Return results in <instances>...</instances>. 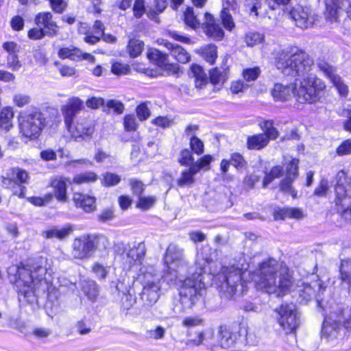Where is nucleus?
Returning <instances> with one entry per match:
<instances>
[{
	"label": "nucleus",
	"mask_w": 351,
	"mask_h": 351,
	"mask_svg": "<svg viewBox=\"0 0 351 351\" xmlns=\"http://www.w3.org/2000/svg\"><path fill=\"white\" fill-rule=\"evenodd\" d=\"M275 64L285 75L298 76L295 83H276L271 90L276 101H286L292 96L300 104H315L324 96V82L311 73L313 60L297 47H288L276 52Z\"/></svg>",
	"instance_id": "obj_1"
},
{
	"label": "nucleus",
	"mask_w": 351,
	"mask_h": 351,
	"mask_svg": "<svg viewBox=\"0 0 351 351\" xmlns=\"http://www.w3.org/2000/svg\"><path fill=\"white\" fill-rule=\"evenodd\" d=\"M45 263L40 258L32 265H12L8 269L10 281L17 288L21 305L36 302L38 296L49 290V283L45 278L47 273Z\"/></svg>",
	"instance_id": "obj_2"
},
{
	"label": "nucleus",
	"mask_w": 351,
	"mask_h": 351,
	"mask_svg": "<svg viewBox=\"0 0 351 351\" xmlns=\"http://www.w3.org/2000/svg\"><path fill=\"white\" fill-rule=\"evenodd\" d=\"M252 280L257 289L278 297L285 294L293 285L289 269L282 267L276 260L267 258L254 271Z\"/></svg>",
	"instance_id": "obj_3"
},
{
	"label": "nucleus",
	"mask_w": 351,
	"mask_h": 351,
	"mask_svg": "<svg viewBox=\"0 0 351 351\" xmlns=\"http://www.w3.org/2000/svg\"><path fill=\"white\" fill-rule=\"evenodd\" d=\"M212 254H197L196 266L199 271H195L183 280H180L179 288L180 303L181 306L178 309L181 312L191 308L202 297V291L204 288L203 274L205 272L206 265L213 261Z\"/></svg>",
	"instance_id": "obj_4"
},
{
	"label": "nucleus",
	"mask_w": 351,
	"mask_h": 351,
	"mask_svg": "<svg viewBox=\"0 0 351 351\" xmlns=\"http://www.w3.org/2000/svg\"><path fill=\"white\" fill-rule=\"evenodd\" d=\"M322 325V338L333 341L341 335L343 329L351 330V307L341 304L330 305Z\"/></svg>",
	"instance_id": "obj_5"
},
{
	"label": "nucleus",
	"mask_w": 351,
	"mask_h": 351,
	"mask_svg": "<svg viewBox=\"0 0 351 351\" xmlns=\"http://www.w3.org/2000/svg\"><path fill=\"white\" fill-rule=\"evenodd\" d=\"M247 269V264L239 263L237 266L223 267L222 272L217 275V279L221 281L219 287L226 298H232L237 291L244 292L245 282L242 281V274Z\"/></svg>",
	"instance_id": "obj_6"
},
{
	"label": "nucleus",
	"mask_w": 351,
	"mask_h": 351,
	"mask_svg": "<svg viewBox=\"0 0 351 351\" xmlns=\"http://www.w3.org/2000/svg\"><path fill=\"white\" fill-rule=\"evenodd\" d=\"M106 237L99 234H85L74 239L72 244L71 256L80 260L91 258L99 247H106L108 244Z\"/></svg>",
	"instance_id": "obj_7"
},
{
	"label": "nucleus",
	"mask_w": 351,
	"mask_h": 351,
	"mask_svg": "<svg viewBox=\"0 0 351 351\" xmlns=\"http://www.w3.org/2000/svg\"><path fill=\"white\" fill-rule=\"evenodd\" d=\"M116 252L122 254L125 269L136 271L143 265L146 248L143 242L121 243L116 245Z\"/></svg>",
	"instance_id": "obj_8"
},
{
	"label": "nucleus",
	"mask_w": 351,
	"mask_h": 351,
	"mask_svg": "<svg viewBox=\"0 0 351 351\" xmlns=\"http://www.w3.org/2000/svg\"><path fill=\"white\" fill-rule=\"evenodd\" d=\"M20 132L29 139L36 138L43 129L45 119L36 110L22 112L19 117Z\"/></svg>",
	"instance_id": "obj_9"
},
{
	"label": "nucleus",
	"mask_w": 351,
	"mask_h": 351,
	"mask_svg": "<svg viewBox=\"0 0 351 351\" xmlns=\"http://www.w3.org/2000/svg\"><path fill=\"white\" fill-rule=\"evenodd\" d=\"M65 125L73 140L78 143L90 140L95 131L93 121L83 117H79L75 123L71 121Z\"/></svg>",
	"instance_id": "obj_10"
},
{
	"label": "nucleus",
	"mask_w": 351,
	"mask_h": 351,
	"mask_svg": "<svg viewBox=\"0 0 351 351\" xmlns=\"http://www.w3.org/2000/svg\"><path fill=\"white\" fill-rule=\"evenodd\" d=\"M165 263L169 271L182 276L188 270V263L183 254V250L175 245H170L167 249Z\"/></svg>",
	"instance_id": "obj_11"
},
{
	"label": "nucleus",
	"mask_w": 351,
	"mask_h": 351,
	"mask_svg": "<svg viewBox=\"0 0 351 351\" xmlns=\"http://www.w3.org/2000/svg\"><path fill=\"white\" fill-rule=\"evenodd\" d=\"M276 311L279 315L278 323L286 332H293L299 326V314L294 304H282Z\"/></svg>",
	"instance_id": "obj_12"
},
{
	"label": "nucleus",
	"mask_w": 351,
	"mask_h": 351,
	"mask_svg": "<svg viewBox=\"0 0 351 351\" xmlns=\"http://www.w3.org/2000/svg\"><path fill=\"white\" fill-rule=\"evenodd\" d=\"M285 166L286 168L285 178L280 184V189L282 191L290 193L293 197L296 193L292 189V183L298 176L299 160L294 158H285Z\"/></svg>",
	"instance_id": "obj_13"
},
{
	"label": "nucleus",
	"mask_w": 351,
	"mask_h": 351,
	"mask_svg": "<svg viewBox=\"0 0 351 351\" xmlns=\"http://www.w3.org/2000/svg\"><path fill=\"white\" fill-rule=\"evenodd\" d=\"M291 19L298 27L306 29L313 25L315 21V15L310 8L297 5L289 12Z\"/></svg>",
	"instance_id": "obj_14"
},
{
	"label": "nucleus",
	"mask_w": 351,
	"mask_h": 351,
	"mask_svg": "<svg viewBox=\"0 0 351 351\" xmlns=\"http://www.w3.org/2000/svg\"><path fill=\"white\" fill-rule=\"evenodd\" d=\"M319 69L323 72L326 77L330 80L339 93L346 96L348 93V86L343 82L341 78L335 73V68L324 60H319L317 62Z\"/></svg>",
	"instance_id": "obj_15"
},
{
	"label": "nucleus",
	"mask_w": 351,
	"mask_h": 351,
	"mask_svg": "<svg viewBox=\"0 0 351 351\" xmlns=\"http://www.w3.org/2000/svg\"><path fill=\"white\" fill-rule=\"evenodd\" d=\"M350 188L347 184V176L343 171H340L336 176V184L335 185V203L336 206H344V202L351 197Z\"/></svg>",
	"instance_id": "obj_16"
},
{
	"label": "nucleus",
	"mask_w": 351,
	"mask_h": 351,
	"mask_svg": "<svg viewBox=\"0 0 351 351\" xmlns=\"http://www.w3.org/2000/svg\"><path fill=\"white\" fill-rule=\"evenodd\" d=\"M326 4V17L331 22L336 21L340 11L346 12L351 6V0H324Z\"/></svg>",
	"instance_id": "obj_17"
},
{
	"label": "nucleus",
	"mask_w": 351,
	"mask_h": 351,
	"mask_svg": "<svg viewBox=\"0 0 351 351\" xmlns=\"http://www.w3.org/2000/svg\"><path fill=\"white\" fill-rule=\"evenodd\" d=\"M53 15L49 12H39L34 19L35 24L39 27L44 28L47 32V36L53 37L58 34L59 27L52 19Z\"/></svg>",
	"instance_id": "obj_18"
},
{
	"label": "nucleus",
	"mask_w": 351,
	"mask_h": 351,
	"mask_svg": "<svg viewBox=\"0 0 351 351\" xmlns=\"http://www.w3.org/2000/svg\"><path fill=\"white\" fill-rule=\"evenodd\" d=\"M84 108L83 101L79 97H73L68 99L66 104L62 106V112L64 123L73 121L76 114Z\"/></svg>",
	"instance_id": "obj_19"
},
{
	"label": "nucleus",
	"mask_w": 351,
	"mask_h": 351,
	"mask_svg": "<svg viewBox=\"0 0 351 351\" xmlns=\"http://www.w3.org/2000/svg\"><path fill=\"white\" fill-rule=\"evenodd\" d=\"M245 6L250 12V15L256 17H265L267 15V10L276 9V5H271L267 0H245Z\"/></svg>",
	"instance_id": "obj_20"
},
{
	"label": "nucleus",
	"mask_w": 351,
	"mask_h": 351,
	"mask_svg": "<svg viewBox=\"0 0 351 351\" xmlns=\"http://www.w3.org/2000/svg\"><path fill=\"white\" fill-rule=\"evenodd\" d=\"M137 280L143 285H154L160 283V276L154 266L143 265L138 268Z\"/></svg>",
	"instance_id": "obj_21"
},
{
	"label": "nucleus",
	"mask_w": 351,
	"mask_h": 351,
	"mask_svg": "<svg viewBox=\"0 0 351 351\" xmlns=\"http://www.w3.org/2000/svg\"><path fill=\"white\" fill-rule=\"evenodd\" d=\"M72 199L75 207L82 209L86 213H93L97 208L96 198L94 196L75 192Z\"/></svg>",
	"instance_id": "obj_22"
},
{
	"label": "nucleus",
	"mask_w": 351,
	"mask_h": 351,
	"mask_svg": "<svg viewBox=\"0 0 351 351\" xmlns=\"http://www.w3.org/2000/svg\"><path fill=\"white\" fill-rule=\"evenodd\" d=\"M316 288L319 291L322 290V286L319 281L315 282L313 285L303 282L298 285L295 292L298 295L299 302H306L315 297Z\"/></svg>",
	"instance_id": "obj_23"
},
{
	"label": "nucleus",
	"mask_w": 351,
	"mask_h": 351,
	"mask_svg": "<svg viewBox=\"0 0 351 351\" xmlns=\"http://www.w3.org/2000/svg\"><path fill=\"white\" fill-rule=\"evenodd\" d=\"M141 299L146 305L155 304L160 297V283L154 285H143Z\"/></svg>",
	"instance_id": "obj_24"
},
{
	"label": "nucleus",
	"mask_w": 351,
	"mask_h": 351,
	"mask_svg": "<svg viewBox=\"0 0 351 351\" xmlns=\"http://www.w3.org/2000/svg\"><path fill=\"white\" fill-rule=\"evenodd\" d=\"M160 45H164L170 51L171 56L179 62L185 64L190 61L191 56L185 49L178 44L171 43L167 40H162Z\"/></svg>",
	"instance_id": "obj_25"
},
{
	"label": "nucleus",
	"mask_w": 351,
	"mask_h": 351,
	"mask_svg": "<svg viewBox=\"0 0 351 351\" xmlns=\"http://www.w3.org/2000/svg\"><path fill=\"white\" fill-rule=\"evenodd\" d=\"M203 25H204L205 32L209 37L217 40H220L223 38V29L218 24L215 23V19L210 14L205 13Z\"/></svg>",
	"instance_id": "obj_26"
},
{
	"label": "nucleus",
	"mask_w": 351,
	"mask_h": 351,
	"mask_svg": "<svg viewBox=\"0 0 351 351\" xmlns=\"http://www.w3.org/2000/svg\"><path fill=\"white\" fill-rule=\"evenodd\" d=\"M237 339V334L233 333L230 328L226 326L219 327L218 341L221 348L229 349L234 347Z\"/></svg>",
	"instance_id": "obj_27"
},
{
	"label": "nucleus",
	"mask_w": 351,
	"mask_h": 351,
	"mask_svg": "<svg viewBox=\"0 0 351 351\" xmlns=\"http://www.w3.org/2000/svg\"><path fill=\"white\" fill-rule=\"evenodd\" d=\"M66 179L63 177H58L53 179L51 182V186L53 189V195L60 202H65L67 201V184Z\"/></svg>",
	"instance_id": "obj_28"
},
{
	"label": "nucleus",
	"mask_w": 351,
	"mask_h": 351,
	"mask_svg": "<svg viewBox=\"0 0 351 351\" xmlns=\"http://www.w3.org/2000/svg\"><path fill=\"white\" fill-rule=\"evenodd\" d=\"M273 215L275 220L300 219L304 217L302 210L296 208H276L274 210Z\"/></svg>",
	"instance_id": "obj_29"
},
{
	"label": "nucleus",
	"mask_w": 351,
	"mask_h": 351,
	"mask_svg": "<svg viewBox=\"0 0 351 351\" xmlns=\"http://www.w3.org/2000/svg\"><path fill=\"white\" fill-rule=\"evenodd\" d=\"M73 232V228L71 225H66L62 228L53 227L51 229L47 230L43 232V235L48 239L54 238L58 239H64L70 235Z\"/></svg>",
	"instance_id": "obj_30"
},
{
	"label": "nucleus",
	"mask_w": 351,
	"mask_h": 351,
	"mask_svg": "<svg viewBox=\"0 0 351 351\" xmlns=\"http://www.w3.org/2000/svg\"><path fill=\"white\" fill-rule=\"evenodd\" d=\"M268 143L267 136L262 133L250 136L247 138V147L249 149L260 150Z\"/></svg>",
	"instance_id": "obj_31"
},
{
	"label": "nucleus",
	"mask_w": 351,
	"mask_h": 351,
	"mask_svg": "<svg viewBox=\"0 0 351 351\" xmlns=\"http://www.w3.org/2000/svg\"><path fill=\"white\" fill-rule=\"evenodd\" d=\"M2 184L7 189H12L14 195L20 197H24L25 187L19 185L14 178L10 176V171L8 170L6 177H2Z\"/></svg>",
	"instance_id": "obj_32"
},
{
	"label": "nucleus",
	"mask_w": 351,
	"mask_h": 351,
	"mask_svg": "<svg viewBox=\"0 0 351 351\" xmlns=\"http://www.w3.org/2000/svg\"><path fill=\"white\" fill-rule=\"evenodd\" d=\"M14 112L12 108H3L0 112V128L5 131H9L13 128L12 120Z\"/></svg>",
	"instance_id": "obj_33"
},
{
	"label": "nucleus",
	"mask_w": 351,
	"mask_h": 351,
	"mask_svg": "<svg viewBox=\"0 0 351 351\" xmlns=\"http://www.w3.org/2000/svg\"><path fill=\"white\" fill-rule=\"evenodd\" d=\"M82 291L91 302H95L99 293V286L93 280H85L82 286Z\"/></svg>",
	"instance_id": "obj_34"
},
{
	"label": "nucleus",
	"mask_w": 351,
	"mask_h": 351,
	"mask_svg": "<svg viewBox=\"0 0 351 351\" xmlns=\"http://www.w3.org/2000/svg\"><path fill=\"white\" fill-rule=\"evenodd\" d=\"M90 31L92 35L85 36L84 40L86 43L93 45L97 43L104 35V24L100 21H96L92 29H90Z\"/></svg>",
	"instance_id": "obj_35"
},
{
	"label": "nucleus",
	"mask_w": 351,
	"mask_h": 351,
	"mask_svg": "<svg viewBox=\"0 0 351 351\" xmlns=\"http://www.w3.org/2000/svg\"><path fill=\"white\" fill-rule=\"evenodd\" d=\"M99 177L93 171H86L75 175L71 182L72 184L82 185L84 184H91L95 182Z\"/></svg>",
	"instance_id": "obj_36"
},
{
	"label": "nucleus",
	"mask_w": 351,
	"mask_h": 351,
	"mask_svg": "<svg viewBox=\"0 0 351 351\" xmlns=\"http://www.w3.org/2000/svg\"><path fill=\"white\" fill-rule=\"evenodd\" d=\"M147 58L158 66L161 68L166 65L168 60V55L156 49H150L147 53Z\"/></svg>",
	"instance_id": "obj_37"
},
{
	"label": "nucleus",
	"mask_w": 351,
	"mask_h": 351,
	"mask_svg": "<svg viewBox=\"0 0 351 351\" xmlns=\"http://www.w3.org/2000/svg\"><path fill=\"white\" fill-rule=\"evenodd\" d=\"M201 56L210 64H213L217 57V47L215 45H206L202 47L199 50Z\"/></svg>",
	"instance_id": "obj_38"
},
{
	"label": "nucleus",
	"mask_w": 351,
	"mask_h": 351,
	"mask_svg": "<svg viewBox=\"0 0 351 351\" xmlns=\"http://www.w3.org/2000/svg\"><path fill=\"white\" fill-rule=\"evenodd\" d=\"M58 56L62 59L70 58L74 61H79L82 60V51L77 48H62L58 51Z\"/></svg>",
	"instance_id": "obj_39"
},
{
	"label": "nucleus",
	"mask_w": 351,
	"mask_h": 351,
	"mask_svg": "<svg viewBox=\"0 0 351 351\" xmlns=\"http://www.w3.org/2000/svg\"><path fill=\"white\" fill-rule=\"evenodd\" d=\"M186 335L189 337L187 344L198 346L203 344L204 340V332L203 330L188 329Z\"/></svg>",
	"instance_id": "obj_40"
},
{
	"label": "nucleus",
	"mask_w": 351,
	"mask_h": 351,
	"mask_svg": "<svg viewBox=\"0 0 351 351\" xmlns=\"http://www.w3.org/2000/svg\"><path fill=\"white\" fill-rule=\"evenodd\" d=\"M191 71L195 77V86L198 88H202L207 83L206 74L204 73L202 67L198 65H193Z\"/></svg>",
	"instance_id": "obj_41"
},
{
	"label": "nucleus",
	"mask_w": 351,
	"mask_h": 351,
	"mask_svg": "<svg viewBox=\"0 0 351 351\" xmlns=\"http://www.w3.org/2000/svg\"><path fill=\"white\" fill-rule=\"evenodd\" d=\"M265 40L264 34L256 32H250L245 36V43L248 47H254L263 43Z\"/></svg>",
	"instance_id": "obj_42"
},
{
	"label": "nucleus",
	"mask_w": 351,
	"mask_h": 351,
	"mask_svg": "<svg viewBox=\"0 0 351 351\" xmlns=\"http://www.w3.org/2000/svg\"><path fill=\"white\" fill-rule=\"evenodd\" d=\"M143 46L144 44L141 40L131 39L127 46L128 52L130 57L136 58L138 56L143 49Z\"/></svg>",
	"instance_id": "obj_43"
},
{
	"label": "nucleus",
	"mask_w": 351,
	"mask_h": 351,
	"mask_svg": "<svg viewBox=\"0 0 351 351\" xmlns=\"http://www.w3.org/2000/svg\"><path fill=\"white\" fill-rule=\"evenodd\" d=\"M184 20L185 23L192 27L197 28L200 25V21L196 15L194 14L193 8L188 7L184 13Z\"/></svg>",
	"instance_id": "obj_44"
},
{
	"label": "nucleus",
	"mask_w": 351,
	"mask_h": 351,
	"mask_svg": "<svg viewBox=\"0 0 351 351\" xmlns=\"http://www.w3.org/2000/svg\"><path fill=\"white\" fill-rule=\"evenodd\" d=\"M341 279L351 286V261L345 260L341 262L340 267Z\"/></svg>",
	"instance_id": "obj_45"
},
{
	"label": "nucleus",
	"mask_w": 351,
	"mask_h": 351,
	"mask_svg": "<svg viewBox=\"0 0 351 351\" xmlns=\"http://www.w3.org/2000/svg\"><path fill=\"white\" fill-rule=\"evenodd\" d=\"M9 171H10L12 178H14L19 185L27 183L29 176L26 171L19 167H14L9 169Z\"/></svg>",
	"instance_id": "obj_46"
},
{
	"label": "nucleus",
	"mask_w": 351,
	"mask_h": 351,
	"mask_svg": "<svg viewBox=\"0 0 351 351\" xmlns=\"http://www.w3.org/2000/svg\"><path fill=\"white\" fill-rule=\"evenodd\" d=\"M166 334V329L161 326H156L152 328L148 329L145 332L147 338L160 340L164 339Z\"/></svg>",
	"instance_id": "obj_47"
},
{
	"label": "nucleus",
	"mask_w": 351,
	"mask_h": 351,
	"mask_svg": "<svg viewBox=\"0 0 351 351\" xmlns=\"http://www.w3.org/2000/svg\"><path fill=\"white\" fill-rule=\"evenodd\" d=\"M231 165H232L239 171L245 169L247 166V162L245 160L244 157L239 153L235 152L230 155Z\"/></svg>",
	"instance_id": "obj_48"
},
{
	"label": "nucleus",
	"mask_w": 351,
	"mask_h": 351,
	"mask_svg": "<svg viewBox=\"0 0 351 351\" xmlns=\"http://www.w3.org/2000/svg\"><path fill=\"white\" fill-rule=\"evenodd\" d=\"M182 324L188 329L204 325V320L199 316H188L182 319Z\"/></svg>",
	"instance_id": "obj_49"
},
{
	"label": "nucleus",
	"mask_w": 351,
	"mask_h": 351,
	"mask_svg": "<svg viewBox=\"0 0 351 351\" xmlns=\"http://www.w3.org/2000/svg\"><path fill=\"white\" fill-rule=\"evenodd\" d=\"M273 121H264L261 127L264 130L263 134H265L268 140L269 139H276L278 136V132L276 128L274 127Z\"/></svg>",
	"instance_id": "obj_50"
},
{
	"label": "nucleus",
	"mask_w": 351,
	"mask_h": 351,
	"mask_svg": "<svg viewBox=\"0 0 351 351\" xmlns=\"http://www.w3.org/2000/svg\"><path fill=\"white\" fill-rule=\"evenodd\" d=\"M75 328L80 335H88L92 331V326L86 318L77 321L75 324Z\"/></svg>",
	"instance_id": "obj_51"
},
{
	"label": "nucleus",
	"mask_w": 351,
	"mask_h": 351,
	"mask_svg": "<svg viewBox=\"0 0 351 351\" xmlns=\"http://www.w3.org/2000/svg\"><path fill=\"white\" fill-rule=\"evenodd\" d=\"M102 177L101 183L105 186H115L121 181V177L119 175L110 172H106Z\"/></svg>",
	"instance_id": "obj_52"
},
{
	"label": "nucleus",
	"mask_w": 351,
	"mask_h": 351,
	"mask_svg": "<svg viewBox=\"0 0 351 351\" xmlns=\"http://www.w3.org/2000/svg\"><path fill=\"white\" fill-rule=\"evenodd\" d=\"M195 182L194 176L185 169L181 173L180 177L177 180V184L179 186H191Z\"/></svg>",
	"instance_id": "obj_53"
},
{
	"label": "nucleus",
	"mask_w": 351,
	"mask_h": 351,
	"mask_svg": "<svg viewBox=\"0 0 351 351\" xmlns=\"http://www.w3.org/2000/svg\"><path fill=\"white\" fill-rule=\"evenodd\" d=\"M111 71L117 75H127L130 72V68L126 64L115 62L112 65Z\"/></svg>",
	"instance_id": "obj_54"
},
{
	"label": "nucleus",
	"mask_w": 351,
	"mask_h": 351,
	"mask_svg": "<svg viewBox=\"0 0 351 351\" xmlns=\"http://www.w3.org/2000/svg\"><path fill=\"white\" fill-rule=\"evenodd\" d=\"M156 202V197L153 196L139 197L137 203V207L142 210H147L151 208Z\"/></svg>",
	"instance_id": "obj_55"
},
{
	"label": "nucleus",
	"mask_w": 351,
	"mask_h": 351,
	"mask_svg": "<svg viewBox=\"0 0 351 351\" xmlns=\"http://www.w3.org/2000/svg\"><path fill=\"white\" fill-rule=\"evenodd\" d=\"M92 271L101 280L105 279L108 274L107 267L99 263L93 264Z\"/></svg>",
	"instance_id": "obj_56"
},
{
	"label": "nucleus",
	"mask_w": 351,
	"mask_h": 351,
	"mask_svg": "<svg viewBox=\"0 0 351 351\" xmlns=\"http://www.w3.org/2000/svg\"><path fill=\"white\" fill-rule=\"evenodd\" d=\"M190 146L193 152L197 155H200L204 152V143L195 136L191 138Z\"/></svg>",
	"instance_id": "obj_57"
},
{
	"label": "nucleus",
	"mask_w": 351,
	"mask_h": 351,
	"mask_svg": "<svg viewBox=\"0 0 351 351\" xmlns=\"http://www.w3.org/2000/svg\"><path fill=\"white\" fill-rule=\"evenodd\" d=\"M261 71L258 67L246 69L243 71V77L246 81H254L257 79Z\"/></svg>",
	"instance_id": "obj_58"
},
{
	"label": "nucleus",
	"mask_w": 351,
	"mask_h": 351,
	"mask_svg": "<svg viewBox=\"0 0 351 351\" xmlns=\"http://www.w3.org/2000/svg\"><path fill=\"white\" fill-rule=\"evenodd\" d=\"M221 18L224 27L228 30H231L234 27V23L232 17L229 12L222 10L221 12Z\"/></svg>",
	"instance_id": "obj_59"
},
{
	"label": "nucleus",
	"mask_w": 351,
	"mask_h": 351,
	"mask_svg": "<svg viewBox=\"0 0 351 351\" xmlns=\"http://www.w3.org/2000/svg\"><path fill=\"white\" fill-rule=\"evenodd\" d=\"M53 198V195L51 193L47 194L44 197H32L28 198L29 202L37 206H45L49 203Z\"/></svg>",
	"instance_id": "obj_60"
},
{
	"label": "nucleus",
	"mask_w": 351,
	"mask_h": 351,
	"mask_svg": "<svg viewBox=\"0 0 351 351\" xmlns=\"http://www.w3.org/2000/svg\"><path fill=\"white\" fill-rule=\"evenodd\" d=\"M121 298L122 306L125 309H130L136 303V297L129 291L125 293H123Z\"/></svg>",
	"instance_id": "obj_61"
},
{
	"label": "nucleus",
	"mask_w": 351,
	"mask_h": 351,
	"mask_svg": "<svg viewBox=\"0 0 351 351\" xmlns=\"http://www.w3.org/2000/svg\"><path fill=\"white\" fill-rule=\"evenodd\" d=\"M106 106L110 109H113L114 112L118 114H122L125 109L123 104L116 99L108 100Z\"/></svg>",
	"instance_id": "obj_62"
},
{
	"label": "nucleus",
	"mask_w": 351,
	"mask_h": 351,
	"mask_svg": "<svg viewBox=\"0 0 351 351\" xmlns=\"http://www.w3.org/2000/svg\"><path fill=\"white\" fill-rule=\"evenodd\" d=\"M336 153L338 156H342L351 154V139H347L337 148Z\"/></svg>",
	"instance_id": "obj_63"
},
{
	"label": "nucleus",
	"mask_w": 351,
	"mask_h": 351,
	"mask_svg": "<svg viewBox=\"0 0 351 351\" xmlns=\"http://www.w3.org/2000/svg\"><path fill=\"white\" fill-rule=\"evenodd\" d=\"M136 114L140 121L147 119L151 113L145 103H143L136 108Z\"/></svg>",
	"instance_id": "obj_64"
}]
</instances>
